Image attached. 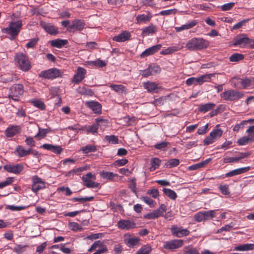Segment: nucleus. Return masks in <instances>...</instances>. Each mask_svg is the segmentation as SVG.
Wrapping results in <instances>:
<instances>
[{
  "label": "nucleus",
  "instance_id": "obj_1",
  "mask_svg": "<svg viewBox=\"0 0 254 254\" xmlns=\"http://www.w3.org/2000/svg\"><path fill=\"white\" fill-rule=\"evenodd\" d=\"M209 45V42L202 38H193L187 43L186 47L190 51H196L205 49Z\"/></svg>",
  "mask_w": 254,
  "mask_h": 254
},
{
  "label": "nucleus",
  "instance_id": "obj_2",
  "mask_svg": "<svg viewBox=\"0 0 254 254\" xmlns=\"http://www.w3.org/2000/svg\"><path fill=\"white\" fill-rule=\"evenodd\" d=\"M15 61L18 64L20 69L23 71H27L31 67L28 58L25 54L22 53H18L16 54Z\"/></svg>",
  "mask_w": 254,
  "mask_h": 254
},
{
  "label": "nucleus",
  "instance_id": "obj_3",
  "mask_svg": "<svg viewBox=\"0 0 254 254\" xmlns=\"http://www.w3.org/2000/svg\"><path fill=\"white\" fill-rule=\"evenodd\" d=\"M21 26L22 22L21 20L12 21L10 22L9 27L4 29L3 31L11 36L15 37L18 35Z\"/></svg>",
  "mask_w": 254,
  "mask_h": 254
},
{
  "label": "nucleus",
  "instance_id": "obj_4",
  "mask_svg": "<svg viewBox=\"0 0 254 254\" xmlns=\"http://www.w3.org/2000/svg\"><path fill=\"white\" fill-rule=\"evenodd\" d=\"M214 74H205L204 75L201 76L198 78L190 77L187 80L186 84L188 86H190L192 84L201 85L204 82L209 81L211 77L213 76Z\"/></svg>",
  "mask_w": 254,
  "mask_h": 254
},
{
  "label": "nucleus",
  "instance_id": "obj_5",
  "mask_svg": "<svg viewBox=\"0 0 254 254\" xmlns=\"http://www.w3.org/2000/svg\"><path fill=\"white\" fill-rule=\"evenodd\" d=\"M96 178L95 175L91 173H88L83 176L82 179L84 186L89 188H98L100 186V184L95 182L94 181Z\"/></svg>",
  "mask_w": 254,
  "mask_h": 254
},
{
  "label": "nucleus",
  "instance_id": "obj_6",
  "mask_svg": "<svg viewBox=\"0 0 254 254\" xmlns=\"http://www.w3.org/2000/svg\"><path fill=\"white\" fill-rule=\"evenodd\" d=\"M23 93V86L20 84H14L10 88V93L8 95L9 98L18 101L19 96Z\"/></svg>",
  "mask_w": 254,
  "mask_h": 254
},
{
  "label": "nucleus",
  "instance_id": "obj_7",
  "mask_svg": "<svg viewBox=\"0 0 254 254\" xmlns=\"http://www.w3.org/2000/svg\"><path fill=\"white\" fill-rule=\"evenodd\" d=\"M94 250L96 251L93 254H101L108 251V249L106 245H104L103 242L100 241H95L88 250L89 252Z\"/></svg>",
  "mask_w": 254,
  "mask_h": 254
},
{
  "label": "nucleus",
  "instance_id": "obj_8",
  "mask_svg": "<svg viewBox=\"0 0 254 254\" xmlns=\"http://www.w3.org/2000/svg\"><path fill=\"white\" fill-rule=\"evenodd\" d=\"M39 76L46 78H55L60 77L61 73L60 70L57 68H52L41 72L39 74Z\"/></svg>",
  "mask_w": 254,
  "mask_h": 254
},
{
  "label": "nucleus",
  "instance_id": "obj_9",
  "mask_svg": "<svg viewBox=\"0 0 254 254\" xmlns=\"http://www.w3.org/2000/svg\"><path fill=\"white\" fill-rule=\"evenodd\" d=\"M33 184L32 186V190L36 192L39 190L43 189L45 188V184L42 179L37 176H35L32 178Z\"/></svg>",
  "mask_w": 254,
  "mask_h": 254
},
{
  "label": "nucleus",
  "instance_id": "obj_10",
  "mask_svg": "<svg viewBox=\"0 0 254 254\" xmlns=\"http://www.w3.org/2000/svg\"><path fill=\"white\" fill-rule=\"evenodd\" d=\"M135 223L129 220H121L118 222V227L123 230H128L135 227Z\"/></svg>",
  "mask_w": 254,
  "mask_h": 254
},
{
  "label": "nucleus",
  "instance_id": "obj_11",
  "mask_svg": "<svg viewBox=\"0 0 254 254\" xmlns=\"http://www.w3.org/2000/svg\"><path fill=\"white\" fill-rule=\"evenodd\" d=\"M183 243L182 240H174L166 242L164 245V248L167 250H172L181 247Z\"/></svg>",
  "mask_w": 254,
  "mask_h": 254
},
{
  "label": "nucleus",
  "instance_id": "obj_12",
  "mask_svg": "<svg viewBox=\"0 0 254 254\" xmlns=\"http://www.w3.org/2000/svg\"><path fill=\"white\" fill-rule=\"evenodd\" d=\"M160 71L161 68L158 66H150L147 69L142 71V75L143 76L147 77L159 73Z\"/></svg>",
  "mask_w": 254,
  "mask_h": 254
},
{
  "label": "nucleus",
  "instance_id": "obj_13",
  "mask_svg": "<svg viewBox=\"0 0 254 254\" xmlns=\"http://www.w3.org/2000/svg\"><path fill=\"white\" fill-rule=\"evenodd\" d=\"M221 97L225 100L232 101L238 97V93L233 90H228L221 94Z\"/></svg>",
  "mask_w": 254,
  "mask_h": 254
},
{
  "label": "nucleus",
  "instance_id": "obj_14",
  "mask_svg": "<svg viewBox=\"0 0 254 254\" xmlns=\"http://www.w3.org/2000/svg\"><path fill=\"white\" fill-rule=\"evenodd\" d=\"M85 105L91 109L95 114H100L101 113V105L96 101H91L85 102Z\"/></svg>",
  "mask_w": 254,
  "mask_h": 254
},
{
  "label": "nucleus",
  "instance_id": "obj_15",
  "mask_svg": "<svg viewBox=\"0 0 254 254\" xmlns=\"http://www.w3.org/2000/svg\"><path fill=\"white\" fill-rule=\"evenodd\" d=\"M172 234L177 237H182L189 234L190 231L187 229H181L176 226H173L171 228Z\"/></svg>",
  "mask_w": 254,
  "mask_h": 254
},
{
  "label": "nucleus",
  "instance_id": "obj_16",
  "mask_svg": "<svg viewBox=\"0 0 254 254\" xmlns=\"http://www.w3.org/2000/svg\"><path fill=\"white\" fill-rule=\"evenodd\" d=\"M40 25L47 33L51 35H56L59 33L58 29L54 25L50 23L41 21Z\"/></svg>",
  "mask_w": 254,
  "mask_h": 254
},
{
  "label": "nucleus",
  "instance_id": "obj_17",
  "mask_svg": "<svg viewBox=\"0 0 254 254\" xmlns=\"http://www.w3.org/2000/svg\"><path fill=\"white\" fill-rule=\"evenodd\" d=\"M85 73V69L81 67H78L77 72L73 78L72 82L77 84L81 82L84 79Z\"/></svg>",
  "mask_w": 254,
  "mask_h": 254
},
{
  "label": "nucleus",
  "instance_id": "obj_18",
  "mask_svg": "<svg viewBox=\"0 0 254 254\" xmlns=\"http://www.w3.org/2000/svg\"><path fill=\"white\" fill-rule=\"evenodd\" d=\"M4 169L8 172L18 174L22 171L23 167L21 164L16 165H6L4 166Z\"/></svg>",
  "mask_w": 254,
  "mask_h": 254
},
{
  "label": "nucleus",
  "instance_id": "obj_19",
  "mask_svg": "<svg viewBox=\"0 0 254 254\" xmlns=\"http://www.w3.org/2000/svg\"><path fill=\"white\" fill-rule=\"evenodd\" d=\"M161 44H158L153 46L150 48L146 49L140 55L141 58H144L146 56L153 54L154 53L157 52L161 48Z\"/></svg>",
  "mask_w": 254,
  "mask_h": 254
},
{
  "label": "nucleus",
  "instance_id": "obj_20",
  "mask_svg": "<svg viewBox=\"0 0 254 254\" xmlns=\"http://www.w3.org/2000/svg\"><path fill=\"white\" fill-rule=\"evenodd\" d=\"M96 121L97 123L96 124L89 126L86 129V131L88 132H91L92 133H96L97 132L99 126H100V123H105V124L107 123V120L99 118L96 119Z\"/></svg>",
  "mask_w": 254,
  "mask_h": 254
},
{
  "label": "nucleus",
  "instance_id": "obj_21",
  "mask_svg": "<svg viewBox=\"0 0 254 254\" xmlns=\"http://www.w3.org/2000/svg\"><path fill=\"white\" fill-rule=\"evenodd\" d=\"M130 37V33L125 31L119 34L118 36H115L113 40L118 42H123L129 39Z\"/></svg>",
  "mask_w": 254,
  "mask_h": 254
},
{
  "label": "nucleus",
  "instance_id": "obj_22",
  "mask_svg": "<svg viewBox=\"0 0 254 254\" xmlns=\"http://www.w3.org/2000/svg\"><path fill=\"white\" fill-rule=\"evenodd\" d=\"M252 39H250L246 35H239V46L247 47L251 48Z\"/></svg>",
  "mask_w": 254,
  "mask_h": 254
},
{
  "label": "nucleus",
  "instance_id": "obj_23",
  "mask_svg": "<svg viewBox=\"0 0 254 254\" xmlns=\"http://www.w3.org/2000/svg\"><path fill=\"white\" fill-rule=\"evenodd\" d=\"M84 22L79 19H75L72 22V24L68 26V28L75 29L76 30H82L84 27Z\"/></svg>",
  "mask_w": 254,
  "mask_h": 254
},
{
  "label": "nucleus",
  "instance_id": "obj_24",
  "mask_svg": "<svg viewBox=\"0 0 254 254\" xmlns=\"http://www.w3.org/2000/svg\"><path fill=\"white\" fill-rule=\"evenodd\" d=\"M254 142V133L239 139V145H245Z\"/></svg>",
  "mask_w": 254,
  "mask_h": 254
},
{
  "label": "nucleus",
  "instance_id": "obj_25",
  "mask_svg": "<svg viewBox=\"0 0 254 254\" xmlns=\"http://www.w3.org/2000/svg\"><path fill=\"white\" fill-rule=\"evenodd\" d=\"M42 147L45 149L50 150L57 154H60L63 151V149L61 146H55L50 144H44Z\"/></svg>",
  "mask_w": 254,
  "mask_h": 254
},
{
  "label": "nucleus",
  "instance_id": "obj_26",
  "mask_svg": "<svg viewBox=\"0 0 254 254\" xmlns=\"http://www.w3.org/2000/svg\"><path fill=\"white\" fill-rule=\"evenodd\" d=\"M20 130V127L19 126H12L7 128L5 131V135L7 137H12L18 133Z\"/></svg>",
  "mask_w": 254,
  "mask_h": 254
},
{
  "label": "nucleus",
  "instance_id": "obj_27",
  "mask_svg": "<svg viewBox=\"0 0 254 254\" xmlns=\"http://www.w3.org/2000/svg\"><path fill=\"white\" fill-rule=\"evenodd\" d=\"M67 42V40H62L60 39L50 41L51 45L52 47L58 48H62L63 46L65 45Z\"/></svg>",
  "mask_w": 254,
  "mask_h": 254
},
{
  "label": "nucleus",
  "instance_id": "obj_28",
  "mask_svg": "<svg viewBox=\"0 0 254 254\" xmlns=\"http://www.w3.org/2000/svg\"><path fill=\"white\" fill-rule=\"evenodd\" d=\"M215 104L214 103H209L201 105L198 108L199 111L201 112H206L211 110L214 108Z\"/></svg>",
  "mask_w": 254,
  "mask_h": 254
},
{
  "label": "nucleus",
  "instance_id": "obj_29",
  "mask_svg": "<svg viewBox=\"0 0 254 254\" xmlns=\"http://www.w3.org/2000/svg\"><path fill=\"white\" fill-rule=\"evenodd\" d=\"M156 28L155 26L153 25H150L145 27L142 33V35L143 36H146L149 35V34H154L156 32Z\"/></svg>",
  "mask_w": 254,
  "mask_h": 254
},
{
  "label": "nucleus",
  "instance_id": "obj_30",
  "mask_svg": "<svg viewBox=\"0 0 254 254\" xmlns=\"http://www.w3.org/2000/svg\"><path fill=\"white\" fill-rule=\"evenodd\" d=\"M211 158L207 159L206 160L202 161L199 163L190 166L189 169L190 170H194L201 167H203L205 166H206L208 163H209L211 161Z\"/></svg>",
  "mask_w": 254,
  "mask_h": 254
},
{
  "label": "nucleus",
  "instance_id": "obj_31",
  "mask_svg": "<svg viewBox=\"0 0 254 254\" xmlns=\"http://www.w3.org/2000/svg\"><path fill=\"white\" fill-rule=\"evenodd\" d=\"M197 22L195 20H192L190 23L183 25L181 27H175V29L177 32H180L182 30H186V29H189L190 28H191V27L194 26L196 25Z\"/></svg>",
  "mask_w": 254,
  "mask_h": 254
},
{
  "label": "nucleus",
  "instance_id": "obj_32",
  "mask_svg": "<svg viewBox=\"0 0 254 254\" xmlns=\"http://www.w3.org/2000/svg\"><path fill=\"white\" fill-rule=\"evenodd\" d=\"M144 87L147 90L148 92H153L155 90L158 88V86L155 82H147L144 83Z\"/></svg>",
  "mask_w": 254,
  "mask_h": 254
},
{
  "label": "nucleus",
  "instance_id": "obj_33",
  "mask_svg": "<svg viewBox=\"0 0 254 254\" xmlns=\"http://www.w3.org/2000/svg\"><path fill=\"white\" fill-rule=\"evenodd\" d=\"M151 17V15L149 12H148L147 15L141 14L138 15L136 17V20L137 23L145 22L149 21Z\"/></svg>",
  "mask_w": 254,
  "mask_h": 254
},
{
  "label": "nucleus",
  "instance_id": "obj_34",
  "mask_svg": "<svg viewBox=\"0 0 254 254\" xmlns=\"http://www.w3.org/2000/svg\"><path fill=\"white\" fill-rule=\"evenodd\" d=\"M139 240V239L136 237H129L126 238L125 241L129 247H133L138 244Z\"/></svg>",
  "mask_w": 254,
  "mask_h": 254
},
{
  "label": "nucleus",
  "instance_id": "obj_35",
  "mask_svg": "<svg viewBox=\"0 0 254 254\" xmlns=\"http://www.w3.org/2000/svg\"><path fill=\"white\" fill-rule=\"evenodd\" d=\"M163 191L166 196H167L168 197L174 200L177 197L176 193L174 190L171 189L164 188L163 189Z\"/></svg>",
  "mask_w": 254,
  "mask_h": 254
},
{
  "label": "nucleus",
  "instance_id": "obj_36",
  "mask_svg": "<svg viewBox=\"0 0 254 254\" xmlns=\"http://www.w3.org/2000/svg\"><path fill=\"white\" fill-rule=\"evenodd\" d=\"M110 87L115 91L119 93H123L126 92V87L123 85L111 84Z\"/></svg>",
  "mask_w": 254,
  "mask_h": 254
},
{
  "label": "nucleus",
  "instance_id": "obj_37",
  "mask_svg": "<svg viewBox=\"0 0 254 254\" xmlns=\"http://www.w3.org/2000/svg\"><path fill=\"white\" fill-rule=\"evenodd\" d=\"M151 167L150 168V171H154L160 166L161 160L158 158H154L151 160Z\"/></svg>",
  "mask_w": 254,
  "mask_h": 254
},
{
  "label": "nucleus",
  "instance_id": "obj_38",
  "mask_svg": "<svg viewBox=\"0 0 254 254\" xmlns=\"http://www.w3.org/2000/svg\"><path fill=\"white\" fill-rule=\"evenodd\" d=\"M183 251L184 254H200L196 248L190 246L185 247Z\"/></svg>",
  "mask_w": 254,
  "mask_h": 254
},
{
  "label": "nucleus",
  "instance_id": "obj_39",
  "mask_svg": "<svg viewBox=\"0 0 254 254\" xmlns=\"http://www.w3.org/2000/svg\"><path fill=\"white\" fill-rule=\"evenodd\" d=\"M151 250V247L149 245H144L137 252L136 254H149Z\"/></svg>",
  "mask_w": 254,
  "mask_h": 254
},
{
  "label": "nucleus",
  "instance_id": "obj_40",
  "mask_svg": "<svg viewBox=\"0 0 254 254\" xmlns=\"http://www.w3.org/2000/svg\"><path fill=\"white\" fill-rule=\"evenodd\" d=\"M254 249V244H245L239 245V251H246Z\"/></svg>",
  "mask_w": 254,
  "mask_h": 254
},
{
  "label": "nucleus",
  "instance_id": "obj_41",
  "mask_svg": "<svg viewBox=\"0 0 254 254\" xmlns=\"http://www.w3.org/2000/svg\"><path fill=\"white\" fill-rule=\"evenodd\" d=\"M180 161L179 159L174 158L170 159L165 164L167 168H171L178 166L179 164Z\"/></svg>",
  "mask_w": 254,
  "mask_h": 254
},
{
  "label": "nucleus",
  "instance_id": "obj_42",
  "mask_svg": "<svg viewBox=\"0 0 254 254\" xmlns=\"http://www.w3.org/2000/svg\"><path fill=\"white\" fill-rule=\"evenodd\" d=\"M181 48H178L176 46L171 47L168 48L167 49L164 50H163L161 53L163 55L171 54L176 51H179Z\"/></svg>",
  "mask_w": 254,
  "mask_h": 254
},
{
  "label": "nucleus",
  "instance_id": "obj_43",
  "mask_svg": "<svg viewBox=\"0 0 254 254\" xmlns=\"http://www.w3.org/2000/svg\"><path fill=\"white\" fill-rule=\"evenodd\" d=\"M81 150L84 153H88L89 152L95 151L96 150V147L95 145H88L82 147Z\"/></svg>",
  "mask_w": 254,
  "mask_h": 254
},
{
  "label": "nucleus",
  "instance_id": "obj_44",
  "mask_svg": "<svg viewBox=\"0 0 254 254\" xmlns=\"http://www.w3.org/2000/svg\"><path fill=\"white\" fill-rule=\"evenodd\" d=\"M223 133V131L221 129L215 128L210 132L211 136H213L214 140L220 137Z\"/></svg>",
  "mask_w": 254,
  "mask_h": 254
},
{
  "label": "nucleus",
  "instance_id": "obj_45",
  "mask_svg": "<svg viewBox=\"0 0 254 254\" xmlns=\"http://www.w3.org/2000/svg\"><path fill=\"white\" fill-rule=\"evenodd\" d=\"M203 212L205 221L213 218L215 215V210L205 211H203Z\"/></svg>",
  "mask_w": 254,
  "mask_h": 254
},
{
  "label": "nucleus",
  "instance_id": "obj_46",
  "mask_svg": "<svg viewBox=\"0 0 254 254\" xmlns=\"http://www.w3.org/2000/svg\"><path fill=\"white\" fill-rule=\"evenodd\" d=\"M77 91L79 93L82 94V95H92L93 94V92L90 89H88L87 88H85L84 87H79L77 89Z\"/></svg>",
  "mask_w": 254,
  "mask_h": 254
},
{
  "label": "nucleus",
  "instance_id": "obj_47",
  "mask_svg": "<svg viewBox=\"0 0 254 254\" xmlns=\"http://www.w3.org/2000/svg\"><path fill=\"white\" fill-rule=\"evenodd\" d=\"M50 131L49 129H43L39 128L38 133L35 135V137H41L44 138L46 134Z\"/></svg>",
  "mask_w": 254,
  "mask_h": 254
},
{
  "label": "nucleus",
  "instance_id": "obj_48",
  "mask_svg": "<svg viewBox=\"0 0 254 254\" xmlns=\"http://www.w3.org/2000/svg\"><path fill=\"white\" fill-rule=\"evenodd\" d=\"M100 176L104 179L111 180L116 175L112 172H102L100 173Z\"/></svg>",
  "mask_w": 254,
  "mask_h": 254
},
{
  "label": "nucleus",
  "instance_id": "obj_49",
  "mask_svg": "<svg viewBox=\"0 0 254 254\" xmlns=\"http://www.w3.org/2000/svg\"><path fill=\"white\" fill-rule=\"evenodd\" d=\"M69 227L72 231L81 230V227L76 222H71L69 223Z\"/></svg>",
  "mask_w": 254,
  "mask_h": 254
},
{
  "label": "nucleus",
  "instance_id": "obj_50",
  "mask_svg": "<svg viewBox=\"0 0 254 254\" xmlns=\"http://www.w3.org/2000/svg\"><path fill=\"white\" fill-rule=\"evenodd\" d=\"M32 104L35 107L41 109L43 110L45 108V106L44 103L40 100H33L32 101Z\"/></svg>",
  "mask_w": 254,
  "mask_h": 254
},
{
  "label": "nucleus",
  "instance_id": "obj_51",
  "mask_svg": "<svg viewBox=\"0 0 254 254\" xmlns=\"http://www.w3.org/2000/svg\"><path fill=\"white\" fill-rule=\"evenodd\" d=\"M105 138L109 142H112L113 144H117L118 143V138L115 135H106Z\"/></svg>",
  "mask_w": 254,
  "mask_h": 254
},
{
  "label": "nucleus",
  "instance_id": "obj_52",
  "mask_svg": "<svg viewBox=\"0 0 254 254\" xmlns=\"http://www.w3.org/2000/svg\"><path fill=\"white\" fill-rule=\"evenodd\" d=\"M177 11L176 9H171L162 11L160 14L162 15H169L172 14H175Z\"/></svg>",
  "mask_w": 254,
  "mask_h": 254
},
{
  "label": "nucleus",
  "instance_id": "obj_53",
  "mask_svg": "<svg viewBox=\"0 0 254 254\" xmlns=\"http://www.w3.org/2000/svg\"><path fill=\"white\" fill-rule=\"evenodd\" d=\"M204 218L203 211L199 212L194 216V219L197 222L205 221Z\"/></svg>",
  "mask_w": 254,
  "mask_h": 254
},
{
  "label": "nucleus",
  "instance_id": "obj_54",
  "mask_svg": "<svg viewBox=\"0 0 254 254\" xmlns=\"http://www.w3.org/2000/svg\"><path fill=\"white\" fill-rule=\"evenodd\" d=\"M241 83L244 88H246L251 85V80L248 78L241 79Z\"/></svg>",
  "mask_w": 254,
  "mask_h": 254
},
{
  "label": "nucleus",
  "instance_id": "obj_55",
  "mask_svg": "<svg viewBox=\"0 0 254 254\" xmlns=\"http://www.w3.org/2000/svg\"><path fill=\"white\" fill-rule=\"evenodd\" d=\"M94 198L93 196L90 197H74L73 200L75 201H79L81 202H84L88 201H90Z\"/></svg>",
  "mask_w": 254,
  "mask_h": 254
},
{
  "label": "nucleus",
  "instance_id": "obj_56",
  "mask_svg": "<svg viewBox=\"0 0 254 254\" xmlns=\"http://www.w3.org/2000/svg\"><path fill=\"white\" fill-rule=\"evenodd\" d=\"M93 64L100 67H104L106 65V63L100 59H97L92 62Z\"/></svg>",
  "mask_w": 254,
  "mask_h": 254
},
{
  "label": "nucleus",
  "instance_id": "obj_57",
  "mask_svg": "<svg viewBox=\"0 0 254 254\" xmlns=\"http://www.w3.org/2000/svg\"><path fill=\"white\" fill-rule=\"evenodd\" d=\"M6 208L11 211H20L25 209L26 207L24 206H16L14 205H7Z\"/></svg>",
  "mask_w": 254,
  "mask_h": 254
},
{
  "label": "nucleus",
  "instance_id": "obj_58",
  "mask_svg": "<svg viewBox=\"0 0 254 254\" xmlns=\"http://www.w3.org/2000/svg\"><path fill=\"white\" fill-rule=\"evenodd\" d=\"M235 3L234 2H230L226 4H225L221 6V9L223 11H227L231 9L234 6Z\"/></svg>",
  "mask_w": 254,
  "mask_h": 254
},
{
  "label": "nucleus",
  "instance_id": "obj_59",
  "mask_svg": "<svg viewBox=\"0 0 254 254\" xmlns=\"http://www.w3.org/2000/svg\"><path fill=\"white\" fill-rule=\"evenodd\" d=\"M166 206L164 204H161L158 209L155 210L156 212L157 213L158 216L162 215L164 212L166 211Z\"/></svg>",
  "mask_w": 254,
  "mask_h": 254
},
{
  "label": "nucleus",
  "instance_id": "obj_60",
  "mask_svg": "<svg viewBox=\"0 0 254 254\" xmlns=\"http://www.w3.org/2000/svg\"><path fill=\"white\" fill-rule=\"evenodd\" d=\"M144 217L146 219H155L158 217L157 215V213L155 211L149 213L144 216Z\"/></svg>",
  "mask_w": 254,
  "mask_h": 254
},
{
  "label": "nucleus",
  "instance_id": "obj_61",
  "mask_svg": "<svg viewBox=\"0 0 254 254\" xmlns=\"http://www.w3.org/2000/svg\"><path fill=\"white\" fill-rule=\"evenodd\" d=\"M16 151H17L19 156L20 157H23L26 155V150H25L22 146H19L17 148Z\"/></svg>",
  "mask_w": 254,
  "mask_h": 254
},
{
  "label": "nucleus",
  "instance_id": "obj_62",
  "mask_svg": "<svg viewBox=\"0 0 254 254\" xmlns=\"http://www.w3.org/2000/svg\"><path fill=\"white\" fill-rule=\"evenodd\" d=\"M252 154V151L239 152V160L248 158Z\"/></svg>",
  "mask_w": 254,
  "mask_h": 254
},
{
  "label": "nucleus",
  "instance_id": "obj_63",
  "mask_svg": "<svg viewBox=\"0 0 254 254\" xmlns=\"http://www.w3.org/2000/svg\"><path fill=\"white\" fill-rule=\"evenodd\" d=\"M215 140L213 138V136H211V134H210L208 136L206 137L204 139L203 143L204 145H207L212 143Z\"/></svg>",
  "mask_w": 254,
  "mask_h": 254
},
{
  "label": "nucleus",
  "instance_id": "obj_64",
  "mask_svg": "<svg viewBox=\"0 0 254 254\" xmlns=\"http://www.w3.org/2000/svg\"><path fill=\"white\" fill-rule=\"evenodd\" d=\"M38 41V39L37 38H34L30 40V42H29L26 44V47L27 48H33L36 45L37 42Z\"/></svg>",
  "mask_w": 254,
  "mask_h": 254
}]
</instances>
